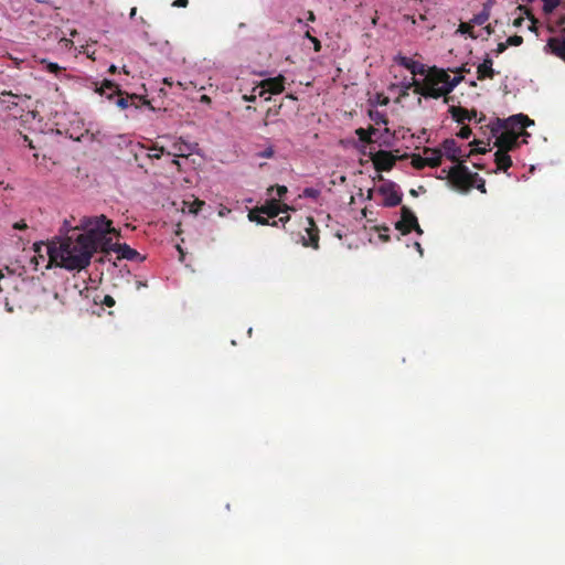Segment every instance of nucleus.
<instances>
[{"label": "nucleus", "mask_w": 565, "mask_h": 565, "mask_svg": "<svg viewBox=\"0 0 565 565\" xmlns=\"http://www.w3.org/2000/svg\"><path fill=\"white\" fill-rule=\"evenodd\" d=\"M320 194H321V192L318 189L306 188V189H303L301 196L312 199V200H318Z\"/></svg>", "instance_id": "nucleus-29"}, {"label": "nucleus", "mask_w": 565, "mask_h": 565, "mask_svg": "<svg viewBox=\"0 0 565 565\" xmlns=\"http://www.w3.org/2000/svg\"><path fill=\"white\" fill-rule=\"evenodd\" d=\"M79 226L85 233L79 234L75 239L65 237L58 243H50L46 247L47 268L54 264L68 270L84 269L89 265L94 253L106 249L109 243L107 234L119 235V232L111 226V221L103 214L83 217Z\"/></svg>", "instance_id": "nucleus-1"}, {"label": "nucleus", "mask_w": 565, "mask_h": 565, "mask_svg": "<svg viewBox=\"0 0 565 565\" xmlns=\"http://www.w3.org/2000/svg\"><path fill=\"white\" fill-rule=\"evenodd\" d=\"M189 4V0H175L172 6L178 8H185Z\"/></svg>", "instance_id": "nucleus-46"}, {"label": "nucleus", "mask_w": 565, "mask_h": 565, "mask_svg": "<svg viewBox=\"0 0 565 565\" xmlns=\"http://www.w3.org/2000/svg\"><path fill=\"white\" fill-rule=\"evenodd\" d=\"M136 14V8L131 9L130 15L134 17Z\"/></svg>", "instance_id": "nucleus-61"}, {"label": "nucleus", "mask_w": 565, "mask_h": 565, "mask_svg": "<svg viewBox=\"0 0 565 565\" xmlns=\"http://www.w3.org/2000/svg\"><path fill=\"white\" fill-rule=\"evenodd\" d=\"M6 97L19 98L20 96L18 94H15V93L10 92V90H6V89L0 90V103L4 104L7 102Z\"/></svg>", "instance_id": "nucleus-35"}, {"label": "nucleus", "mask_w": 565, "mask_h": 565, "mask_svg": "<svg viewBox=\"0 0 565 565\" xmlns=\"http://www.w3.org/2000/svg\"><path fill=\"white\" fill-rule=\"evenodd\" d=\"M565 24V17L561 18L558 21V25L562 26Z\"/></svg>", "instance_id": "nucleus-56"}, {"label": "nucleus", "mask_w": 565, "mask_h": 565, "mask_svg": "<svg viewBox=\"0 0 565 565\" xmlns=\"http://www.w3.org/2000/svg\"><path fill=\"white\" fill-rule=\"evenodd\" d=\"M311 227L307 228V233L309 236V243H303L306 246H312L313 248L319 247V234L318 228L316 227L312 218H310Z\"/></svg>", "instance_id": "nucleus-22"}, {"label": "nucleus", "mask_w": 565, "mask_h": 565, "mask_svg": "<svg viewBox=\"0 0 565 565\" xmlns=\"http://www.w3.org/2000/svg\"><path fill=\"white\" fill-rule=\"evenodd\" d=\"M15 99H17V98H12V100H10V98H7V102H6V103L8 104V105H7V108H8V109H11V108H13V107L18 106V103L15 102Z\"/></svg>", "instance_id": "nucleus-48"}, {"label": "nucleus", "mask_w": 565, "mask_h": 565, "mask_svg": "<svg viewBox=\"0 0 565 565\" xmlns=\"http://www.w3.org/2000/svg\"><path fill=\"white\" fill-rule=\"evenodd\" d=\"M383 231L385 233H381L380 234V238L383 241V242H388L390 241V236L386 234L388 232V227L384 226L383 227Z\"/></svg>", "instance_id": "nucleus-47"}, {"label": "nucleus", "mask_w": 565, "mask_h": 565, "mask_svg": "<svg viewBox=\"0 0 565 565\" xmlns=\"http://www.w3.org/2000/svg\"><path fill=\"white\" fill-rule=\"evenodd\" d=\"M108 72L110 74H115L117 72V67L115 65H110V67L108 68Z\"/></svg>", "instance_id": "nucleus-53"}, {"label": "nucleus", "mask_w": 565, "mask_h": 565, "mask_svg": "<svg viewBox=\"0 0 565 565\" xmlns=\"http://www.w3.org/2000/svg\"><path fill=\"white\" fill-rule=\"evenodd\" d=\"M471 134L472 131L469 126H462L457 136L460 137L461 139H468L471 136Z\"/></svg>", "instance_id": "nucleus-36"}, {"label": "nucleus", "mask_w": 565, "mask_h": 565, "mask_svg": "<svg viewBox=\"0 0 565 565\" xmlns=\"http://www.w3.org/2000/svg\"><path fill=\"white\" fill-rule=\"evenodd\" d=\"M505 150H497L494 153V162L497 164V169L501 171H507L512 166V159Z\"/></svg>", "instance_id": "nucleus-20"}, {"label": "nucleus", "mask_w": 565, "mask_h": 565, "mask_svg": "<svg viewBox=\"0 0 565 565\" xmlns=\"http://www.w3.org/2000/svg\"><path fill=\"white\" fill-rule=\"evenodd\" d=\"M492 58L487 55L483 62L477 68V77L479 81L494 77V70L492 68Z\"/></svg>", "instance_id": "nucleus-16"}, {"label": "nucleus", "mask_w": 565, "mask_h": 565, "mask_svg": "<svg viewBox=\"0 0 565 565\" xmlns=\"http://www.w3.org/2000/svg\"><path fill=\"white\" fill-rule=\"evenodd\" d=\"M441 146L447 159H449L451 162H455L456 164L463 163L466 158L476 153H486L489 151L487 148H473L468 154H462L461 148L457 145L456 140L451 138L444 140Z\"/></svg>", "instance_id": "nucleus-5"}, {"label": "nucleus", "mask_w": 565, "mask_h": 565, "mask_svg": "<svg viewBox=\"0 0 565 565\" xmlns=\"http://www.w3.org/2000/svg\"><path fill=\"white\" fill-rule=\"evenodd\" d=\"M415 246H416V249H418V252H419L420 254H423V249H422L420 244H419V243H415Z\"/></svg>", "instance_id": "nucleus-55"}, {"label": "nucleus", "mask_w": 565, "mask_h": 565, "mask_svg": "<svg viewBox=\"0 0 565 565\" xmlns=\"http://www.w3.org/2000/svg\"><path fill=\"white\" fill-rule=\"evenodd\" d=\"M260 213H258L257 210H254V211H250L249 214H248V217L250 221H254L256 222L257 224H260V225H268L269 222H268V217H265V216H262L259 215Z\"/></svg>", "instance_id": "nucleus-26"}, {"label": "nucleus", "mask_w": 565, "mask_h": 565, "mask_svg": "<svg viewBox=\"0 0 565 565\" xmlns=\"http://www.w3.org/2000/svg\"><path fill=\"white\" fill-rule=\"evenodd\" d=\"M99 95H105L107 99L113 100L115 95H120L119 86L110 79H104L102 85L95 89Z\"/></svg>", "instance_id": "nucleus-13"}, {"label": "nucleus", "mask_w": 565, "mask_h": 565, "mask_svg": "<svg viewBox=\"0 0 565 565\" xmlns=\"http://www.w3.org/2000/svg\"><path fill=\"white\" fill-rule=\"evenodd\" d=\"M547 47L558 58L563 60L565 57V38H550Z\"/></svg>", "instance_id": "nucleus-17"}, {"label": "nucleus", "mask_w": 565, "mask_h": 565, "mask_svg": "<svg viewBox=\"0 0 565 565\" xmlns=\"http://www.w3.org/2000/svg\"><path fill=\"white\" fill-rule=\"evenodd\" d=\"M562 32L565 33V26L563 28Z\"/></svg>", "instance_id": "nucleus-64"}, {"label": "nucleus", "mask_w": 565, "mask_h": 565, "mask_svg": "<svg viewBox=\"0 0 565 565\" xmlns=\"http://www.w3.org/2000/svg\"><path fill=\"white\" fill-rule=\"evenodd\" d=\"M447 79L448 73L446 71L433 67L430 68L422 84L415 81V78H413L415 85L414 92L426 98L444 97V103L448 104L450 100V98L447 97L449 92L447 90V87L443 84V82H447Z\"/></svg>", "instance_id": "nucleus-3"}, {"label": "nucleus", "mask_w": 565, "mask_h": 565, "mask_svg": "<svg viewBox=\"0 0 565 565\" xmlns=\"http://www.w3.org/2000/svg\"><path fill=\"white\" fill-rule=\"evenodd\" d=\"M449 113L452 119L459 124H462L465 120H471L477 116L476 110H468L461 106H451Z\"/></svg>", "instance_id": "nucleus-14"}, {"label": "nucleus", "mask_w": 565, "mask_h": 565, "mask_svg": "<svg viewBox=\"0 0 565 565\" xmlns=\"http://www.w3.org/2000/svg\"><path fill=\"white\" fill-rule=\"evenodd\" d=\"M382 184L377 188L379 194L383 198V205L386 207L397 206L402 202V194L398 191L396 183L390 180H384L380 177Z\"/></svg>", "instance_id": "nucleus-6"}, {"label": "nucleus", "mask_w": 565, "mask_h": 565, "mask_svg": "<svg viewBox=\"0 0 565 565\" xmlns=\"http://www.w3.org/2000/svg\"><path fill=\"white\" fill-rule=\"evenodd\" d=\"M519 9H520V10H524V11H525V13L527 14V17L532 20V25L530 26V30H531V31H534V30H535V25H534V24H535V22H536L535 18H534V17L530 13V11H529L527 9H525L524 7L520 6V7H519Z\"/></svg>", "instance_id": "nucleus-42"}, {"label": "nucleus", "mask_w": 565, "mask_h": 565, "mask_svg": "<svg viewBox=\"0 0 565 565\" xmlns=\"http://www.w3.org/2000/svg\"><path fill=\"white\" fill-rule=\"evenodd\" d=\"M412 166L417 169V170H420V169H424L425 167H427V162L425 160L424 157H422L420 154H413L412 156Z\"/></svg>", "instance_id": "nucleus-27"}, {"label": "nucleus", "mask_w": 565, "mask_h": 565, "mask_svg": "<svg viewBox=\"0 0 565 565\" xmlns=\"http://www.w3.org/2000/svg\"><path fill=\"white\" fill-rule=\"evenodd\" d=\"M523 21H524V19H523L522 17H519V18H516V19L514 20L513 25H514V26H516V28H519V26H521V25H522Z\"/></svg>", "instance_id": "nucleus-49"}, {"label": "nucleus", "mask_w": 565, "mask_h": 565, "mask_svg": "<svg viewBox=\"0 0 565 565\" xmlns=\"http://www.w3.org/2000/svg\"><path fill=\"white\" fill-rule=\"evenodd\" d=\"M196 143H190L183 140L182 138H179L172 143V151H169L168 154L173 156L175 158H188L194 151Z\"/></svg>", "instance_id": "nucleus-11"}, {"label": "nucleus", "mask_w": 565, "mask_h": 565, "mask_svg": "<svg viewBox=\"0 0 565 565\" xmlns=\"http://www.w3.org/2000/svg\"><path fill=\"white\" fill-rule=\"evenodd\" d=\"M287 210H288V206L284 205V211H287ZM257 211H258V213L267 215V217H276L282 211V209H281L280 203L277 200L271 199L265 205L257 209Z\"/></svg>", "instance_id": "nucleus-15"}, {"label": "nucleus", "mask_w": 565, "mask_h": 565, "mask_svg": "<svg viewBox=\"0 0 565 565\" xmlns=\"http://www.w3.org/2000/svg\"><path fill=\"white\" fill-rule=\"evenodd\" d=\"M50 244H44V243H34L33 245V249H34V253L36 255H34L32 258H31V263L34 264V269H38V266L40 265V260L41 262H44L45 258L42 254V249L45 248L49 246Z\"/></svg>", "instance_id": "nucleus-21"}, {"label": "nucleus", "mask_w": 565, "mask_h": 565, "mask_svg": "<svg viewBox=\"0 0 565 565\" xmlns=\"http://www.w3.org/2000/svg\"><path fill=\"white\" fill-rule=\"evenodd\" d=\"M113 249L118 254L119 258L128 260H136L140 256L136 249L127 244H115Z\"/></svg>", "instance_id": "nucleus-18"}, {"label": "nucleus", "mask_w": 565, "mask_h": 565, "mask_svg": "<svg viewBox=\"0 0 565 565\" xmlns=\"http://www.w3.org/2000/svg\"><path fill=\"white\" fill-rule=\"evenodd\" d=\"M509 44L508 42H500L495 49V54L499 55L503 53L508 49Z\"/></svg>", "instance_id": "nucleus-41"}, {"label": "nucleus", "mask_w": 565, "mask_h": 565, "mask_svg": "<svg viewBox=\"0 0 565 565\" xmlns=\"http://www.w3.org/2000/svg\"><path fill=\"white\" fill-rule=\"evenodd\" d=\"M475 167H476L477 169H482V166H481V164H478V163H475Z\"/></svg>", "instance_id": "nucleus-62"}, {"label": "nucleus", "mask_w": 565, "mask_h": 565, "mask_svg": "<svg viewBox=\"0 0 565 565\" xmlns=\"http://www.w3.org/2000/svg\"><path fill=\"white\" fill-rule=\"evenodd\" d=\"M369 117L375 125H382V124L387 125V122H388L386 115L376 109H370Z\"/></svg>", "instance_id": "nucleus-24"}, {"label": "nucleus", "mask_w": 565, "mask_h": 565, "mask_svg": "<svg viewBox=\"0 0 565 565\" xmlns=\"http://www.w3.org/2000/svg\"><path fill=\"white\" fill-rule=\"evenodd\" d=\"M396 62L398 65L408 70L414 76L415 75H424L426 73L425 65L416 62L406 56H397Z\"/></svg>", "instance_id": "nucleus-12"}, {"label": "nucleus", "mask_w": 565, "mask_h": 565, "mask_svg": "<svg viewBox=\"0 0 565 565\" xmlns=\"http://www.w3.org/2000/svg\"><path fill=\"white\" fill-rule=\"evenodd\" d=\"M150 150L152 151V152L148 153V157L150 159H160L161 156L164 153L163 147L153 146Z\"/></svg>", "instance_id": "nucleus-33"}, {"label": "nucleus", "mask_w": 565, "mask_h": 565, "mask_svg": "<svg viewBox=\"0 0 565 565\" xmlns=\"http://www.w3.org/2000/svg\"><path fill=\"white\" fill-rule=\"evenodd\" d=\"M172 164L175 166L179 171L181 170V163H180V161L178 159H173L172 160Z\"/></svg>", "instance_id": "nucleus-52"}, {"label": "nucleus", "mask_w": 565, "mask_h": 565, "mask_svg": "<svg viewBox=\"0 0 565 565\" xmlns=\"http://www.w3.org/2000/svg\"><path fill=\"white\" fill-rule=\"evenodd\" d=\"M388 103V98L387 97H384V99H382L381 104L382 105H386Z\"/></svg>", "instance_id": "nucleus-57"}, {"label": "nucleus", "mask_w": 565, "mask_h": 565, "mask_svg": "<svg viewBox=\"0 0 565 565\" xmlns=\"http://www.w3.org/2000/svg\"><path fill=\"white\" fill-rule=\"evenodd\" d=\"M534 125V121L524 114H518L508 119H497L491 125V134L495 137L494 147L499 150H514L519 143L520 136L529 137L525 128Z\"/></svg>", "instance_id": "nucleus-2"}, {"label": "nucleus", "mask_w": 565, "mask_h": 565, "mask_svg": "<svg viewBox=\"0 0 565 565\" xmlns=\"http://www.w3.org/2000/svg\"><path fill=\"white\" fill-rule=\"evenodd\" d=\"M471 29H472V26L470 24H468V23H461L459 25V31L460 32L468 33L471 38L476 39V35L472 34Z\"/></svg>", "instance_id": "nucleus-40"}, {"label": "nucleus", "mask_w": 565, "mask_h": 565, "mask_svg": "<svg viewBox=\"0 0 565 565\" xmlns=\"http://www.w3.org/2000/svg\"><path fill=\"white\" fill-rule=\"evenodd\" d=\"M377 129L374 127H370L369 129L364 128H358L355 130L356 136L359 137V140L365 143L372 142V135L376 134Z\"/></svg>", "instance_id": "nucleus-23"}, {"label": "nucleus", "mask_w": 565, "mask_h": 565, "mask_svg": "<svg viewBox=\"0 0 565 565\" xmlns=\"http://www.w3.org/2000/svg\"><path fill=\"white\" fill-rule=\"evenodd\" d=\"M471 182H473V188L478 189L481 193H486V181L478 173H473Z\"/></svg>", "instance_id": "nucleus-25"}, {"label": "nucleus", "mask_w": 565, "mask_h": 565, "mask_svg": "<svg viewBox=\"0 0 565 565\" xmlns=\"http://www.w3.org/2000/svg\"><path fill=\"white\" fill-rule=\"evenodd\" d=\"M243 99L245 102H255L256 100V95H244Z\"/></svg>", "instance_id": "nucleus-50"}, {"label": "nucleus", "mask_w": 565, "mask_h": 565, "mask_svg": "<svg viewBox=\"0 0 565 565\" xmlns=\"http://www.w3.org/2000/svg\"><path fill=\"white\" fill-rule=\"evenodd\" d=\"M41 63L44 65L45 70L50 73L57 74L62 71V67L57 63L49 62L46 60H42Z\"/></svg>", "instance_id": "nucleus-30"}, {"label": "nucleus", "mask_w": 565, "mask_h": 565, "mask_svg": "<svg viewBox=\"0 0 565 565\" xmlns=\"http://www.w3.org/2000/svg\"><path fill=\"white\" fill-rule=\"evenodd\" d=\"M425 160L428 167L437 168L441 163L443 153L436 148H424Z\"/></svg>", "instance_id": "nucleus-19"}, {"label": "nucleus", "mask_w": 565, "mask_h": 565, "mask_svg": "<svg viewBox=\"0 0 565 565\" xmlns=\"http://www.w3.org/2000/svg\"><path fill=\"white\" fill-rule=\"evenodd\" d=\"M117 96L118 98L115 100V104L121 109H126L130 106H134L136 109H138L140 105H149V102L147 99L136 94H127L126 96H124V93L121 92V94Z\"/></svg>", "instance_id": "nucleus-10"}, {"label": "nucleus", "mask_w": 565, "mask_h": 565, "mask_svg": "<svg viewBox=\"0 0 565 565\" xmlns=\"http://www.w3.org/2000/svg\"><path fill=\"white\" fill-rule=\"evenodd\" d=\"M316 20L315 13L312 11L308 12V21L313 22Z\"/></svg>", "instance_id": "nucleus-51"}, {"label": "nucleus", "mask_w": 565, "mask_h": 565, "mask_svg": "<svg viewBox=\"0 0 565 565\" xmlns=\"http://www.w3.org/2000/svg\"><path fill=\"white\" fill-rule=\"evenodd\" d=\"M489 19V13L482 12L473 18V23L482 25Z\"/></svg>", "instance_id": "nucleus-37"}, {"label": "nucleus", "mask_w": 565, "mask_h": 565, "mask_svg": "<svg viewBox=\"0 0 565 565\" xmlns=\"http://www.w3.org/2000/svg\"><path fill=\"white\" fill-rule=\"evenodd\" d=\"M103 305L107 306V307H113L115 305V299L109 296V295H106L102 301Z\"/></svg>", "instance_id": "nucleus-43"}, {"label": "nucleus", "mask_w": 565, "mask_h": 565, "mask_svg": "<svg viewBox=\"0 0 565 565\" xmlns=\"http://www.w3.org/2000/svg\"><path fill=\"white\" fill-rule=\"evenodd\" d=\"M202 100H204V102H209V100H210V98H209L206 95H203V96H202Z\"/></svg>", "instance_id": "nucleus-59"}, {"label": "nucleus", "mask_w": 565, "mask_h": 565, "mask_svg": "<svg viewBox=\"0 0 565 565\" xmlns=\"http://www.w3.org/2000/svg\"><path fill=\"white\" fill-rule=\"evenodd\" d=\"M205 202L199 199H195L189 206L190 213L198 214L201 209L204 206Z\"/></svg>", "instance_id": "nucleus-32"}, {"label": "nucleus", "mask_w": 565, "mask_h": 565, "mask_svg": "<svg viewBox=\"0 0 565 565\" xmlns=\"http://www.w3.org/2000/svg\"><path fill=\"white\" fill-rule=\"evenodd\" d=\"M509 46H519L523 43V38L521 35L514 34L509 36L507 40Z\"/></svg>", "instance_id": "nucleus-34"}, {"label": "nucleus", "mask_w": 565, "mask_h": 565, "mask_svg": "<svg viewBox=\"0 0 565 565\" xmlns=\"http://www.w3.org/2000/svg\"><path fill=\"white\" fill-rule=\"evenodd\" d=\"M441 172L447 173L450 184L460 192H469L473 188V173L463 163L455 164L449 170L443 169Z\"/></svg>", "instance_id": "nucleus-4"}, {"label": "nucleus", "mask_w": 565, "mask_h": 565, "mask_svg": "<svg viewBox=\"0 0 565 565\" xmlns=\"http://www.w3.org/2000/svg\"><path fill=\"white\" fill-rule=\"evenodd\" d=\"M395 228L403 235H407L412 231H415L419 235L423 234V230L418 224L416 215L406 205H403L401 209V220L395 223Z\"/></svg>", "instance_id": "nucleus-7"}, {"label": "nucleus", "mask_w": 565, "mask_h": 565, "mask_svg": "<svg viewBox=\"0 0 565 565\" xmlns=\"http://www.w3.org/2000/svg\"><path fill=\"white\" fill-rule=\"evenodd\" d=\"M486 31H487L488 34H491L493 32V29H492L491 24H488L486 26Z\"/></svg>", "instance_id": "nucleus-54"}, {"label": "nucleus", "mask_w": 565, "mask_h": 565, "mask_svg": "<svg viewBox=\"0 0 565 565\" xmlns=\"http://www.w3.org/2000/svg\"><path fill=\"white\" fill-rule=\"evenodd\" d=\"M284 84L285 77L282 75L264 79L259 85L260 89L258 92V95L263 96L265 93L280 94L285 89Z\"/></svg>", "instance_id": "nucleus-9"}, {"label": "nucleus", "mask_w": 565, "mask_h": 565, "mask_svg": "<svg viewBox=\"0 0 565 565\" xmlns=\"http://www.w3.org/2000/svg\"><path fill=\"white\" fill-rule=\"evenodd\" d=\"M3 278V273L0 270V279Z\"/></svg>", "instance_id": "nucleus-63"}, {"label": "nucleus", "mask_w": 565, "mask_h": 565, "mask_svg": "<svg viewBox=\"0 0 565 565\" xmlns=\"http://www.w3.org/2000/svg\"><path fill=\"white\" fill-rule=\"evenodd\" d=\"M276 193L279 198L287 193V188L285 185H276Z\"/></svg>", "instance_id": "nucleus-45"}, {"label": "nucleus", "mask_w": 565, "mask_h": 565, "mask_svg": "<svg viewBox=\"0 0 565 565\" xmlns=\"http://www.w3.org/2000/svg\"><path fill=\"white\" fill-rule=\"evenodd\" d=\"M13 228H14V230H19V231H21V230H26V228H28V225H26V223H25V221H24V220H21V221L15 222V223L13 224Z\"/></svg>", "instance_id": "nucleus-44"}, {"label": "nucleus", "mask_w": 565, "mask_h": 565, "mask_svg": "<svg viewBox=\"0 0 565 565\" xmlns=\"http://www.w3.org/2000/svg\"><path fill=\"white\" fill-rule=\"evenodd\" d=\"M543 1V10L545 13L553 12L559 4L561 0H542Z\"/></svg>", "instance_id": "nucleus-31"}, {"label": "nucleus", "mask_w": 565, "mask_h": 565, "mask_svg": "<svg viewBox=\"0 0 565 565\" xmlns=\"http://www.w3.org/2000/svg\"><path fill=\"white\" fill-rule=\"evenodd\" d=\"M306 36L313 43V49L316 52H319L321 50V43L320 41L316 38V36H312L309 31H307L306 33Z\"/></svg>", "instance_id": "nucleus-38"}, {"label": "nucleus", "mask_w": 565, "mask_h": 565, "mask_svg": "<svg viewBox=\"0 0 565 565\" xmlns=\"http://www.w3.org/2000/svg\"><path fill=\"white\" fill-rule=\"evenodd\" d=\"M462 79V76L450 77V75L448 74L447 82H443V84L447 87V90L450 93Z\"/></svg>", "instance_id": "nucleus-28"}, {"label": "nucleus", "mask_w": 565, "mask_h": 565, "mask_svg": "<svg viewBox=\"0 0 565 565\" xmlns=\"http://www.w3.org/2000/svg\"><path fill=\"white\" fill-rule=\"evenodd\" d=\"M376 171H390L396 163L397 157L386 150H379L371 154Z\"/></svg>", "instance_id": "nucleus-8"}, {"label": "nucleus", "mask_w": 565, "mask_h": 565, "mask_svg": "<svg viewBox=\"0 0 565 565\" xmlns=\"http://www.w3.org/2000/svg\"><path fill=\"white\" fill-rule=\"evenodd\" d=\"M289 220V216H286V217H280L279 221L280 222H285V221H288Z\"/></svg>", "instance_id": "nucleus-60"}, {"label": "nucleus", "mask_w": 565, "mask_h": 565, "mask_svg": "<svg viewBox=\"0 0 565 565\" xmlns=\"http://www.w3.org/2000/svg\"><path fill=\"white\" fill-rule=\"evenodd\" d=\"M409 193H411V195H413V196H416V195H417V192H416V190H414V189H412V190L409 191Z\"/></svg>", "instance_id": "nucleus-58"}, {"label": "nucleus", "mask_w": 565, "mask_h": 565, "mask_svg": "<svg viewBox=\"0 0 565 565\" xmlns=\"http://www.w3.org/2000/svg\"><path fill=\"white\" fill-rule=\"evenodd\" d=\"M275 151L271 146L267 147L265 150L257 153L260 158H271L274 156Z\"/></svg>", "instance_id": "nucleus-39"}]
</instances>
